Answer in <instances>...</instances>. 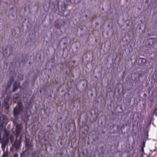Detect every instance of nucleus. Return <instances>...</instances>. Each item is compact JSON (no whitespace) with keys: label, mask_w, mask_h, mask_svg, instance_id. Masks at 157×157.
Segmentation results:
<instances>
[{"label":"nucleus","mask_w":157,"mask_h":157,"mask_svg":"<svg viewBox=\"0 0 157 157\" xmlns=\"http://www.w3.org/2000/svg\"><path fill=\"white\" fill-rule=\"evenodd\" d=\"M76 48L77 49L78 48V47L77 46H76Z\"/></svg>","instance_id":"57"},{"label":"nucleus","mask_w":157,"mask_h":157,"mask_svg":"<svg viewBox=\"0 0 157 157\" xmlns=\"http://www.w3.org/2000/svg\"><path fill=\"white\" fill-rule=\"evenodd\" d=\"M120 109H122V107L121 106L120 107Z\"/></svg>","instance_id":"51"},{"label":"nucleus","mask_w":157,"mask_h":157,"mask_svg":"<svg viewBox=\"0 0 157 157\" xmlns=\"http://www.w3.org/2000/svg\"><path fill=\"white\" fill-rule=\"evenodd\" d=\"M14 9V8L13 7L10 8L9 10V12H11V13H13V12Z\"/></svg>","instance_id":"28"},{"label":"nucleus","mask_w":157,"mask_h":157,"mask_svg":"<svg viewBox=\"0 0 157 157\" xmlns=\"http://www.w3.org/2000/svg\"><path fill=\"white\" fill-rule=\"evenodd\" d=\"M144 72L142 71H137L132 73V80L135 81L137 83H139L143 80V77L144 75Z\"/></svg>","instance_id":"3"},{"label":"nucleus","mask_w":157,"mask_h":157,"mask_svg":"<svg viewBox=\"0 0 157 157\" xmlns=\"http://www.w3.org/2000/svg\"><path fill=\"white\" fill-rule=\"evenodd\" d=\"M67 73H68V71H65V74H67Z\"/></svg>","instance_id":"47"},{"label":"nucleus","mask_w":157,"mask_h":157,"mask_svg":"<svg viewBox=\"0 0 157 157\" xmlns=\"http://www.w3.org/2000/svg\"><path fill=\"white\" fill-rule=\"evenodd\" d=\"M22 110V102L21 101H19L13 109V114L14 117H17L19 116L21 114Z\"/></svg>","instance_id":"2"},{"label":"nucleus","mask_w":157,"mask_h":157,"mask_svg":"<svg viewBox=\"0 0 157 157\" xmlns=\"http://www.w3.org/2000/svg\"><path fill=\"white\" fill-rule=\"evenodd\" d=\"M148 2V0H146L145 1V3H147Z\"/></svg>","instance_id":"48"},{"label":"nucleus","mask_w":157,"mask_h":157,"mask_svg":"<svg viewBox=\"0 0 157 157\" xmlns=\"http://www.w3.org/2000/svg\"><path fill=\"white\" fill-rule=\"evenodd\" d=\"M84 17H85V20H87L88 16L87 14H85L83 16Z\"/></svg>","instance_id":"32"},{"label":"nucleus","mask_w":157,"mask_h":157,"mask_svg":"<svg viewBox=\"0 0 157 157\" xmlns=\"http://www.w3.org/2000/svg\"><path fill=\"white\" fill-rule=\"evenodd\" d=\"M54 51H55L56 50V49L55 48L54 49Z\"/></svg>","instance_id":"62"},{"label":"nucleus","mask_w":157,"mask_h":157,"mask_svg":"<svg viewBox=\"0 0 157 157\" xmlns=\"http://www.w3.org/2000/svg\"><path fill=\"white\" fill-rule=\"evenodd\" d=\"M2 140H0V143H1V142H2Z\"/></svg>","instance_id":"63"},{"label":"nucleus","mask_w":157,"mask_h":157,"mask_svg":"<svg viewBox=\"0 0 157 157\" xmlns=\"http://www.w3.org/2000/svg\"><path fill=\"white\" fill-rule=\"evenodd\" d=\"M67 6L66 4L63 3L58 7V14L59 15L63 17H67L70 15L71 11L67 9Z\"/></svg>","instance_id":"1"},{"label":"nucleus","mask_w":157,"mask_h":157,"mask_svg":"<svg viewBox=\"0 0 157 157\" xmlns=\"http://www.w3.org/2000/svg\"><path fill=\"white\" fill-rule=\"evenodd\" d=\"M146 142L145 141H143L142 144V146L141 147H143L144 148L145 147Z\"/></svg>","instance_id":"29"},{"label":"nucleus","mask_w":157,"mask_h":157,"mask_svg":"<svg viewBox=\"0 0 157 157\" xmlns=\"http://www.w3.org/2000/svg\"><path fill=\"white\" fill-rule=\"evenodd\" d=\"M39 72V70L38 69H37L36 73L32 76L31 80L32 83L33 85L35 84L36 80L37 79Z\"/></svg>","instance_id":"10"},{"label":"nucleus","mask_w":157,"mask_h":157,"mask_svg":"<svg viewBox=\"0 0 157 157\" xmlns=\"http://www.w3.org/2000/svg\"><path fill=\"white\" fill-rule=\"evenodd\" d=\"M90 114H91V115H92V112H91V113H90Z\"/></svg>","instance_id":"60"},{"label":"nucleus","mask_w":157,"mask_h":157,"mask_svg":"<svg viewBox=\"0 0 157 157\" xmlns=\"http://www.w3.org/2000/svg\"><path fill=\"white\" fill-rule=\"evenodd\" d=\"M43 111L44 113H46V109H44Z\"/></svg>","instance_id":"42"},{"label":"nucleus","mask_w":157,"mask_h":157,"mask_svg":"<svg viewBox=\"0 0 157 157\" xmlns=\"http://www.w3.org/2000/svg\"><path fill=\"white\" fill-rule=\"evenodd\" d=\"M155 40L153 38H149L147 41L148 45H151L155 44Z\"/></svg>","instance_id":"15"},{"label":"nucleus","mask_w":157,"mask_h":157,"mask_svg":"<svg viewBox=\"0 0 157 157\" xmlns=\"http://www.w3.org/2000/svg\"><path fill=\"white\" fill-rule=\"evenodd\" d=\"M55 82H56V84H58V83H60V82H59V81H56Z\"/></svg>","instance_id":"41"},{"label":"nucleus","mask_w":157,"mask_h":157,"mask_svg":"<svg viewBox=\"0 0 157 157\" xmlns=\"http://www.w3.org/2000/svg\"><path fill=\"white\" fill-rule=\"evenodd\" d=\"M2 157H7V155L6 154H4V153Z\"/></svg>","instance_id":"37"},{"label":"nucleus","mask_w":157,"mask_h":157,"mask_svg":"<svg viewBox=\"0 0 157 157\" xmlns=\"http://www.w3.org/2000/svg\"><path fill=\"white\" fill-rule=\"evenodd\" d=\"M60 144H61V145H62L63 144V142L62 141H61L60 142Z\"/></svg>","instance_id":"46"},{"label":"nucleus","mask_w":157,"mask_h":157,"mask_svg":"<svg viewBox=\"0 0 157 157\" xmlns=\"http://www.w3.org/2000/svg\"><path fill=\"white\" fill-rule=\"evenodd\" d=\"M19 95L18 93H16L14 94V98L15 99H17L19 98Z\"/></svg>","instance_id":"27"},{"label":"nucleus","mask_w":157,"mask_h":157,"mask_svg":"<svg viewBox=\"0 0 157 157\" xmlns=\"http://www.w3.org/2000/svg\"><path fill=\"white\" fill-rule=\"evenodd\" d=\"M48 2V6L49 7L51 6L55 7L56 6L58 5L59 3L58 0H46V2Z\"/></svg>","instance_id":"8"},{"label":"nucleus","mask_w":157,"mask_h":157,"mask_svg":"<svg viewBox=\"0 0 157 157\" xmlns=\"http://www.w3.org/2000/svg\"><path fill=\"white\" fill-rule=\"evenodd\" d=\"M31 102H29L28 103L27 105H26V108L27 109H29L31 105Z\"/></svg>","instance_id":"23"},{"label":"nucleus","mask_w":157,"mask_h":157,"mask_svg":"<svg viewBox=\"0 0 157 157\" xmlns=\"http://www.w3.org/2000/svg\"><path fill=\"white\" fill-rule=\"evenodd\" d=\"M147 157H150V156L149 155H148Z\"/></svg>","instance_id":"61"},{"label":"nucleus","mask_w":157,"mask_h":157,"mask_svg":"<svg viewBox=\"0 0 157 157\" xmlns=\"http://www.w3.org/2000/svg\"><path fill=\"white\" fill-rule=\"evenodd\" d=\"M52 97V94H50L48 95V98H51Z\"/></svg>","instance_id":"39"},{"label":"nucleus","mask_w":157,"mask_h":157,"mask_svg":"<svg viewBox=\"0 0 157 157\" xmlns=\"http://www.w3.org/2000/svg\"><path fill=\"white\" fill-rule=\"evenodd\" d=\"M63 154V152H61L59 153V155H62Z\"/></svg>","instance_id":"44"},{"label":"nucleus","mask_w":157,"mask_h":157,"mask_svg":"<svg viewBox=\"0 0 157 157\" xmlns=\"http://www.w3.org/2000/svg\"><path fill=\"white\" fill-rule=\"evenodd\" d=\"M2 130H1L0 129V140H3L4 141V140L2 139Z\"/></svg>","instance_id":"30"},{"label":"nucleus","mask_w":157,"mask_h":157,"mask_svg":"<svg viewBox=\"0 0 157 157\" xmlns=\"http://www.w3.org/2000/svg\"><path fill=\"white\" fill-rule=\"evenodd\" d=\"M55 27L58 29H60L61 28V25L58 23H55L54 24Z\"/></svg>","instance_id":"20"},{"label":"nucleus","mask_w":157,"mask_h":157,"mask_svg":"<svg viewBox=\"0 0 157 157\" xmlns=\"http://www.w3.org/2000/svg\"><path fill=\"white\" fill-rule=\"evenodd\" d=\"M13 88L12 90V92H14L18 89L21 88V87L20 85V83L19 82L15 81L13 85Z\"/></svg>","instance_id":"9"},{"label":"nucleus","mask_w":157,"mask_h":157,"mask_svg":"<svg viewBox=\"0 0 157 157\" xmlns=\"http://www.w3.org/2000/svg\"><path fill=\"white\" fill-rule=\"evenodd\" d=\"M115 124H113L112 125V129L113 128H114V127L115 126Z\"/></svg>","instance_id":"40"},{"label":"nucleus","mask_w":157,"mask_h":157,"mask_svg":"<svg viewBox=\"0 0 157 157\" xmlns=\"http://www.w3.org/2000/svg\"><path fill=\"white\" fill-rule=\"evenodd\" d=\"M50 147H52V144H50Z\"/></svg>","instance_id":"58"},{"label":"nucleus","mask_w":157,"mask_h":157,"mask_svg":"<svg viewBox=\"0 0 157 157\" xmlns=\"http://www.w3.org/2000/svg\"><path fill=\"white\" fill-rule=\"evenodd\" d=\"M141 151L142 152H144V148L143 147H141Z\"/></svg>","instance_id":"35"},{"label":"nucleus","mask_w":157,"mask_h":157,"mask_svg":"<svg viewBox=\"0 0 157 157\" xmlns=\"http://www.w3.org/2000/svg\"><path fill=\"white\" fill-rule=\"evenodd\" d=\"M14 81V77L13 76H10L9 78L6 85L5 86V89L6 91L9 89Z\"/></svg>","instance_id":"7"},{"label":"nucleus","mask_w":157,"mask_h":157,"mask_svg":"<svg viewBox=\"0 0 157 157\" xmlns=\"http://www.w3.org/2000/svg\"><path fill=\"white\" fill-rule=\"evenodd\" d=\"M27 57L26 54H22L21 55L18 54L16 57V60L17 62H19L20 63H24L25 62Z\"/></svg>","instance_id":"6"},{"label":"nucleus","mask_w":157,"mask_h":157,"mask_svg":"<svg viewBox=\"0 0 157 157\" xmlns=\"http://www.w3.org/2000/svg\"><path fill=\"white\" fill-rule=\"evenodd\" d=\"M21 141L20 140H16L13 146L16 149H18L21 147Z\"/></svg>","instance_id":"13"},{"label":"nucleus","mask_w":157,"mask_h":157,"mask_svg":"<svg viewBox=\"0 0 157 157\" xmlns=\"http://www.w3.org/2000/svg\"><path fill=\"white\" fill-rule=\"evenodd\" d=\"M144 96H147V94L146 93H144Z\"/></svg>","instance_id":"49"},{"label":"nucleus","mask_w":157,"mask_h":157,"mask_svg":"<svg viewBox=\"0 0 157 157\" xmlns=\"http://www.w3.org/2000/svg\"><path fill=\"white\" fill-rule=\"evenodd\" d=\"M79 29L81 31H82L83 30V27L82 26L80 27Z\"/></svg>","instance_id":"36"},{"label":"nucleus","mask_w":157,"mask_h":157,"mask_svg":"<svg viewBox=\"0 0 157 157\" xmlns=\"http://www.w3.org/2000/svg\"><path fill=\"white\" fill-rule=\"evenodd\" d=\"M31 155H32V157H36V154L35 153L33 152L31 153Z\"/></svg>","instance_id":"31"},{"label":"nucleus","mask_w":157,"mask_h":157,"mask_svg":"<svg viewBox=\"0 0 157 157\" xmlns=\"http://www.w3.org/2000/svg\"><path fill=\"white\" fill-rule=\"evenodd\" d=\"M9 99H5L4 102L2 104L3 107H4L5 109H9V104L8 103Z\"/></svg>","instance_id":"12"},{"label":"nucleus","mask_w":157,"mask_h":157,"mask_svg":"<svg viewBox=\"0 0 157 157\" xmlns=\"http://www.w3.org/2000/svg\"><path fill=\"white\" fill-rule=\"evenodd\" d=\"M67 2H70L71 4H73L75 3V0H65Z\"/></svg>","instance_id":"26"},{"label":"nucleus","mask_w":157,"mask_h":157,"mask_svg":"<svg viewBox=\"0 0 157 157\" xmlns=\"http://www.w3.org/2000/svg\"><path fill=\"white\" fill-rule=\"evenodd\" d=\"M115 131H113V133H115Z\"/></svg>","instance_id":"53"},{"label":"nucleus","mask_w":157,"mask_h":157,"mask_svg":"<svg viewBox=\"0 0 157 157\" xmlns=\"http://www.w3.org/2000/svg\"><path fill=\"white\" fill-rule=\"evenodd\" d=\"M47 128L48 129L46 132H49V131L52 128V126L51 124H48L47 125Z\"/></svg>","instance_id":"24"},{"label":"nucleus","mask_w":157,"mask_h":157,"mask_svg":"<svg viewBox=\"0 0 157 157\" xmlns=\"http://www.w3.org/2000/svg\"><path fill=\"white\" fill-rule=\"evenodd\" d=\"M25 147L29 151H31L33 150V145L32 144H30L27 145L25 146Z\"/></svg>","instance_id":"17"},{"label":"nucleus","mask_w":157,"mask_h":157,"mask_svg":"<svg viewBox=\"0 0 157 157\" xmlns=\"http://www.w3.org/2000/svg\"><path fill=\"white\" fill-rule=\"evenodd\" d=\"M109 25H108V27H109Z\"/></svg>","instance_id":"64"},{"label":"nucleus","mask_w":157,"mask_h":157,"mask_svg":"<svg viewBox=\"0 0 157 157\" xmlns=\"http://www.w3.org/2000/svg\"><path fill=\"white\" fill-rule=\"evenodd\" d=\"M30 139L27 138L26 136L25 137V140L24 141V144L25 145H28L29 144Z\"/></svg>","instance_id":"18"},{"label":"nucleus","mask_w":157,"mask_h":157,"mask_svg":"<svg viewBox=\"0 0 157 157\" xmlns=\"http://www.w3.org/2000/svg\"><path fill=\"white\" fill-rule=\"evenodd\" d=\"M154 113H155V116L157 117V112H156V111L155 112L154 111Z\"/></svg>","instance_id":"38"},{"label":"nucleus","mask_w":157,"mask_h":157,"mask_svg":"<svg viewBox=\"0 0 157 157\" xmlns=\"http://www.w3.org/2000/svg\"><path fill=\"white\" fill-rule=\"evenodd\" d=\"M95 24L96 25H99V23L98 22H95Z\"/></svg>","instance_id":"43"},{"label":"nucleus","mask_w":157,"mask_h":157,"mask_svg":"<svg viewBox=\"0 0 157 157\" xmlns=\"http://www.w3.org/2000/svg\"><path fill=\"white\" fill-rule=\"evenodd\" d=\"M117 132L118 133H123V131L122 130V129H124L125 128V125L124 124H122L121 126L120 127L119 125H117Z\"/></svg>","instance_id":"14"},{"label":"nucleus","mask_w":157,"mask_h":157,"mask_svg":"<svg viewBox=\"0 0 157 157\" xmlns=\"http://www.w3.org/2000/svg\"><path fill=\"white\" fill-rule=\"evenodd\" d=\"M147 136L148 137V133L147 132Z\"/></svg>","instance_id":"55"},{"label":"nucleus","mask_w":157,"mask_h":157,"mask_svg":"<svg viewBox=\"0 0 157 157\" xmlns=\"http://www.w3.org/2000/svg\"><path fill=\"white\" fill-rule=\"evenodd\" d=\"M24 10L25 11V10H26V7H25L24 8Z\"/></svg>","instance_id":"52"},{"label":"nucleus","mask_w":157,"mask_h":157,"mask_svg":"<svg viewBox=\"0 0 157 157\" xmlns=\"http://www.w3.org/2000/svg\"><path fill=\"white\" fill-rule=\"evenodd\" d=\"M29 84V82L27 80H26L23 83L22 86L25 89H26Z\"/></svg>","instance_id":"16"},{"label":"nucleus","mask_w":157,"mask_h":157,"mask_svg":"<svg viewBox=\"0 0 157 157\" xmlns=\"http://www.w3.org/2000/svg\"><path fill=\"white\" fill-rule=\"evenodd\" d=\"M33 4H34V6H37L36 3V2H33L30 4V5L29 6H28V8H29V9H31L32 8L31 7V4L33 5Z\"/></svg>","instance_id":"22"},{"label":"nucleus","mask_w":157,"mask_h":157,"mask_svg":"<svg viewBox=\"0 0 157 157\" xmlns=\"http://www.w3.org/2000/svg\"><path fill=\"white\" fill-rule=\"evenodd\" d=\"M20 156L21 157H27L26 155L25 152L24 151H23L21 153Z\"/></svg>","instance_id":"25"},{"label":"nucleus","mask_w":157,"mask_h":157,"mask_svg":"<svg viewBox=\"0 0 157 157\" xmlns=\"http://www.w3.org/2000/svg\"><path fill=\"white\" fill-rule=\"evenodd\" d=\"M16 129L17 132H18L19 133H20L21 132V131L22 128L21 127H17L16 128Z\"/></svg>","instance_id":"21"},{"label":"nucleus","mask_w":157,"mask_h":157,"mask_svg":"<svg viewBox=\"0 0 157 157\" xmlns=\"http://www.w3.org/2000/svg\"><path fill=\"white\" fill-rule=\"evenodd\" d=\"M139 63L141 66L145 65V63L147 62L146 59L144 58H139Z\"/></svg>","instance_id":"11"},{"label":"nucleus","mask_w":157,"mask_h":157,"mask_svg":"<svg viewBox=\"0 0 157 157\" xmlns=\"http://www.w3.org/2000/svg\"><path fill=\"white\" fill-rule=\"evenodd\" d=\"M13 48L10 45H7L6 47H2L0 48V52L2 54L4 57L7 56L8 51L9 52L8 56H10L12 53L13 51Z\"/></svg>","instance_id":"4"},{"label":"nucleus","mask_w":157,"mask_h":157,"mask_svg":"<svg viewBox=\"0 0 157 157\" xmlns=\"http://www.w3.org/2000/svg\"><path fill=\"white\" fill-rule=\"evenodd\" d=\"M156 149H155L154 150H153V151H156Z\"/></svg>","instance_id":"56"},{"label":"nucleus","mask_w":157,"mask_h":157,"mask_svg":"<svg viewBox=\"0 0 157 157\" xmlns=\"http://www.w3.org/2000/svg\"><path fill=\"white\" fill-rule=\"evenodd\" d=\"M1 144H2V149H5L6 145V143L4 140H2L1 142Z\"/></svg>","instance_id":"19"},{"label":"nucleus","mask_w":157,"mask_h":157,"mask_svg":"<svg viewBox=\"0 0 157 157\" xmlns=\"http://www.w3.org/2000/svg\"><path fill=\"white\" fill-rule=\"evenodd\" d=\"M81 153L82 154L83 156H84L85 154L84 151L83 150H82L81 151Z\"/></svg>","instance_id":"34"},{"label":"nucleus","mask_w":157,"mask_h":157,"mask_svg":"<svg viewBox=\"0 0 157 157\" xmlns=\"http://www.w3.org/2000/svg\"><path fill=\"white\" fill-rule=\"evenodd\" d=\"M2 118V120H1V117H0V129L1 130H2L3 128H5L8 121V118L5 117H3Z\"/></svg>","instance_id":"5"},{"label":"nucleus","mask_w":157,"mask_h":157,"mask_svg":"<svg viewBox=\"0 0 157 157\" xmlns=\"http://www.w3.org/2000/svg\"><path fill=\"white\" fill-rule=\"evenodd\" d=\"M13 157H18V154L17 153H16L13 155Z\"/></svg>","instance_id":"33"},{"label":"nucleus","mask_w":157,"mask_h":157,"mask_svg":"<svg viewBox=\"0 0 157 157\" xmlns=\"http://www.w3.org/2000/svg\"><path fill=\"white\" fill-rule=\"evenodd\" d=\"M102 10H104V8L103 7H102Z\"/></svg>","instance_id":"59"},{"label":"nucleus","mask_w":157,"mask_h":157,"mask_svg":"<svg viewBox=\"0 0 157 157\" xmlns=\"http://www.w3.org/2000/svg\"><path fill=\"white\" fill-rule=\"evenodd\" d=\"M157 110V107L155 108L154 111L155 112Z\"/></svg>","instance_id":"45"},{"label":"nucleus","mask_w":157,"mask_h":157,"mask_svg":"<svg viewBox=\"0 0 157 157\" xmlns=\"http://www.w3.org/2000/svg\"><path fill=\"white\" fill-rule=\"evenodd\" d=\"M64 45H65L66 44V42H64L63 43Z\"/></svg>","instance_id":"50"},{"label":"nucleus","mask_w":157,"mask_h":157,"mask_svg":"<svg viewBox=\"0 0 157 157\" xmlns=\"http://www.w3.org/2000/svg\"><path fill=\"white\" fill-rule=\"evenodd\" d=\"M84 85H85V84H84H84H82V86H84Z\"/></svg>","instance_id":"54"}]
</instances>
